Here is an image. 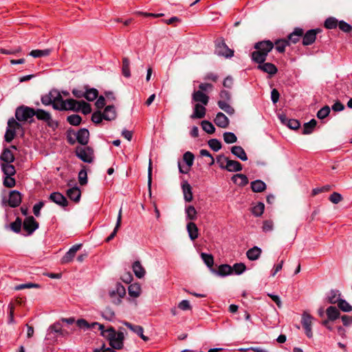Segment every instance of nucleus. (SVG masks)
Instances as JSON below:
<instances>
[{"instance_id":"nucleus-58","label":"nucleus","mask_w":352,"mask_h":352,"mask_svg":"<svg viewBox=\"0 0 352 352\" xmlns=\"http://www.w3.org/2000/svg\"><path fill=\"white\" fill-rule=\"evenodd\" d=\"M232 272L235 274L239 275L244 272L246 270V266L243 263H235L232 267Z\"/></svg>"},{"instance_id":"nucleus-4","label":"nucleus","mask_w":352,"mask_h":352,"mask_svg":"<svg viewBox=\"0 0 352 352\" xmlns=\"http://www.w3.org/2000/svg\"><path fill=\"white\" fill-rule=\"evenodd\" d=\"M18 130H23L22 125L14 118H10L8 121V126L4 135L6 142H12L14 140L16 135V133Z\"/></svg>"},{"instance_id":"nucleus-51","label":"nucleus","mask_w":352,"mask_h":352,"mask_svg":"<svg viewBox=\"0 0 352 352\" xmlns=\"http://www.w3.org/2000/svg\"><path fill=\"white\" fill-rule=\"evenodd\" d=\"M265 210V205L262 202H258L252 209V214L256 217H260L263 214Z\"/></svg>"},{"instance_id":"nucleus-61","label":"nucleus","mask_w":352,"mask_h":352,"mask_svg":"<svg viewBox=\"0 0 352 352\" xmlns=\"http://www.w3.org/2000/svg\"><path fill=\"white\" fill-rule=\"evenodd\" d=\"M129 294L132 297H138L140 294V287L138 285H131L129 287Z\"/></svg>"},{"instance_id":"nucleus-30","label":"nucleus","mask_w":352,"mask_h":352,"mask_svg":"<svg viewBox=\"0 0 352 352\" xmlns=\"http://www.w3.org/2000/svg\"><path fill=\"white\" fill-rule=\"evenodd\" d=\"M231 153L242 161L248 160L246 153L241 146H233L231 148Z\"/></svg>"},{"instance_id":"nucleus-27","label":"nucleus","mask_w":352,"mask_h":352,"mask_svg":"<svg viewBox=\"0 0 352 352\" xmlns=\"http://www.w3.org/2000/svg\"><path fill=\"white\" fill-rule=\"evenodd\" d=\"M104 120L111 121L116 118V111L113 105H108L105 107L104 112L102 113Z\"/></svg>"},{"instance_id":"nucleus-45","label":"nucleus","mask_w":352,"mask_h":352,"mask_svg":"<svg viewBox=\"0 0 352 352\" xmlns=\"http://www.w3.org/2000/svg\"><path fill=\"white\" fill-rule=\"evenodd\" d=\"M51 53V50H34L30 52V55L34 58H40L43 56H47Z\"/></svg>"},{"instance_id":"nucleus-11","label":"nucleus","mask_w":352,"mask_h":352,"mask_svg":"<svg viewBox=\"0 0 352 352\" xmlns=\"http://www.w3.org/2000/svg\"><path fill=\"white\" fill-rule=\"evenodd\" d=\"M81 243L73 245L62 257L60 262L62 264L69 263L73 261L76 252L82 248Z\"/></svg>"},{"instance_id":"nucleus-60","label":"nucleus","mask_w":352,"mask_h":352,"mask_svg":"<svg viewBox=\"0 0 352 352\" xmlns=\"http://www.w3.org/2000/svg\"><path fill=\"white\" fill-rule=\"evenodd\" d=\"M210 148L214 151H218L221 148V143L217 139H211L208 142Z\"/></svg>"},{"instance_id":"nucleus-28","label":"nucleus","mask_w":352,"mask_h":352,"mask_svg":"<svg viewBox=\"0 0 352 352\" xmlns=\"http://www.w3.org/2000/svg\"><path fill=\"white\" fill-rule=\"evenodd\" d=\"M45 340L47 342V344H54L57 342L58 335L56 334V332L54 331V328H53L52 324H51L48 327Z\"/></svg>"},{"instance_id":"nucleus-55","label":"nucleus","mask_w":352,"mask_h":352,"mask_svg":"<svg viewBox=\"0 0 352 352\" xmlns=\"http://www.w3.org/2000/svg\"><path fill=\"white\" fill-rule=\"evenodd\" d=\"M340 295V294L338 291L331 290L328 296L329 302L331 304H336L337 302L338 303L339 300H340L339 298Z\"/></svg>"},{"instance_id":"nucleus-31","label":"nucleus","mask_w":352,"mask_h":352,"mask_svg":"<svg viewBox=\"0 0 352 352\" xmlns=\"http://www.w3.org/2000/svg\"><path fill=\"white\" fill-rule=\"evenodd\" d=\"M132 269L137 278H142L145 276V269L139 261H136L133 263Z\"/></svg>"},{"instance_id":"nucleus-3","label":"nucleus","mask_w":352,"mask_h":352,"mask_svg":"<svg viewBox=\"0 0 352 352\" xmlns=\"http://www.w3.org/2000/svg\"><path fill=\"white\" fill-rule=\"evenodd\" d=\"M214 54L219 56L230 58L234 56V50L229 48L223 38H219L214 41Z\"/></svg>"},{"instance_id":"nucleus-49","label":"nucleus","mask_w":352,"mask_h":352,"mask_svg":"<svg viewBox=\"0 0 352 352\" xmlns=\"http://www.w3.org/2000/svg\"><path fill=\"white\" fill-rule=\"evenodd\" d=\"M201 257L204 261V263L212 271V266L214 264V258L212 254L201 253Z\"/></svg>"},{"instance_id":"nucleus-48","label":"nucleus","mask_w":352,"mask_h":352,"mask_svg":"<svg viewBox=\"0 0 352 352\" xmlns=\"http://www.w3.org/2000/svg\"><path fill=\"white\" fill-rule=\"evenodd\" d=\"M129 65H130V62H129V58L126 57H124L122 58V74L126 78H129L131 76Z\"/></svg>"},{"instance_id":"nucleus-24","label":"nucleus","mask_w":352,"mask_h":352,"mask_svg":"<svg viewBox=\"0 0 352 352\" xmlns=\"http://www.w3.org/2000/svg\"><path fill=\"white\" fill-rule=\"evenodd\" d=\"M243 168V166L240 162L236 160L228 159L225 166V170L229 172H239Z\"/></svg>"},{"instance_id":"nucleus-20","label":"nucleus","mask_w":352,"mask_h":352,"mask_svg":"<svg viewBox=\"0 0 352 352\" xmlns=\"http://www.w3.org/2000/svg\"><path fill=\"white\" fill-rule=\"evenodd\" d=\"M194 159H195V156L194 155L190 152V151H187L186 152L184 155H183V160L184 161L186 162V164H187V166H188V168L186 170H184L182 167H181V165H180V163L179 162L178 163V166H179V172L181 173H184V174H186L188 173V170H189V168L192 166L193 164V162H194Z\"/></svg>"},{"instance_id":"nucleus-64","label":"nucleus","mask_w":352,"mask_h":352,"mask_svg":"<svg viewBox=\"0 0 352 352\" xmlns=\"http://www.w3.org/2000/svg\"><path fill=\"white\" fill-rule=\"evenodd\" d=\"M103 119V114L100 111H95L91 116V120L96 124H100Z\"/></svg>"},{"instance_id":"nucleus-26","label":"nucleus","mask_w":352,"mask_h":352,"mask_svg":"<svg viewBox=\"0 0 352 352\" xmlns=\"http://www.w3.org/2000/svg\"><path fill=\"white\" fill-rule=\"evenodd\" d=\"M214 123L221 128H227L229 125L228 117L221 112H219L214 118Z\"/></svg>"},{"instance_id":"nucleus-57","label":"nucleus","mask_w":352,"mask_h":352,"mask_svg":"<svg viewBox=\"0 0 352 352\" xmlns=\"http://www.w3.org/2000/svg\"><path fill=\"white\" fill-rule=\"evenodd\" d=\"M21 219L19 217H17L14 222L10 223V228L13 232L19 233L21 231Z\"/></svg>"},{"instance_id":"nucleus-47","label":"nucleus","mask_w":352,"mask_h":352,"mask_svg":"<svg viewBox=\"0 0 352 352\" xmlns=\"http://www.w3.org/2000/svg\"><path fill=\"white\" fill-rule=\"evenodd\" d=\"M186 219L195 221L197 219V210L193 206H188L186 208Z\"/></svg>"},{"instance_id":"nucleus-35","label":"nucleus","mask_w":352,"mask_h":352,"mask_svg":"<svg viewBox=\"0 0 352 352\" xmlns=\"http://www.w3.org/2000/svg\"><path fill=\"white\" fill-rule=\"evenodd\" d=\"M116 294H118L117 299L113 300L114 304L118 305L121 302V298H123L126 294V290L124 287L120 284L117 283L115 287Z\"/></svg>"},{"instance_id":"nucleus-41","label":"nucleus","mask_w":352,"mask_h":352,"mask_svg":"<svg viewBox=\"0 0 352 352\" xmlns=\"http://www.w3.org/2000/svg\"><path fill=\"white\" fill-rule=\"evenodd\" d=\"M317 124V121L315 119H311L309 122H306L303 125L302 134L307 135L313 132Z\"/></svg>"},{"instance_id":"nucleus-1","label":"nucleus","mask_w":352,"mask_h":352,"mask_svg":"<svg viewBox=\"0 0 352 352\" xmlns=\"http://www.w3.org/2000/svg\"><path fill=\"white\" fill-rule=\"evenodd\" d=\"M274 47V43L270 40L262 41L254 44L256 51L252 52L251 58L256 63H263L266 60L267 54Z\"/></svg>"},{"instance_id":"nucleus-32","label":"nucleus","mask_w":352,"mask_h":352,"mask_svg":"<svg viewBox=\"0 0 352 352\" xmlns=\"http://www.w3.org/2000/svg\"><path fill=\"white\" fill-rule=\"evenodd\" d=\"M67 195L71 200L78 202L80 199L81 192L78 187L74 186L67 190Z\"/></svg>"},{"instance_id":"nucleus-33","label":"nucleus","mask_w":352,"mask_h":352,"mask_svg":"<svg viewBox=\"0 0 352 352\" xmlns=\"http://www.w3.org/2000/svg\"><path fill=\"white\" fill-rule=\"evenodd\" d=\"M261 252L262 250L260 248L254 246L247 251L246 255L249 260L256 261L260 257Z\"/></svg>"},{"instance_id":"nucleus-12","label":"nucleus","mask_w":352,"mask_h":352,"mask_svg":"<svg viewBox=\"0 0 352 352\" xmlns=\"http://www.w3.org/2000/svg\"><path fill=\"white\" fill-rule=\"evenodd\" d=\"M312 319L313 318L306 312L303 313L302 315L301 323L305 329L307 336L309 338L313 336L311 329Z\"/></svg>"},{"instance_id":"nucleus-62","label":"nucleus","mask_w":352,"mask_h":352,"mask_svg":"<svg viewBox=\"0 0 352 352\" xmlns=\"http://www.w3.org/2000/svg\"><path fill=\"white\" fill-rule=\"evenodd\" d=\"M338 307L343 311L350 312L352 310V306L345 300L340 299L338 303Z\"/></svg>"},{"instance_id":"nucleus-46","label":"nucleus","mask_w":352,"mask_h":352,"mask_svg":"<svg viewBox=\"0 0 352 352\" xmlns=\"http://www.w3.org/2000/svg\"><path fill=\"white\" fill-rule=\"evenodd\" d=\"M327 315L330 320H334L339 317L340 311L336 307L330 306L327 309Z\"/></svg>"},{"instance_id":"nucleus-63","label":"nucleus","mask_w":352,"mask_h":352,"mask_svg":"<svg viewBox=\"0 0 352 352\" xmlns=\"http://www.w3.org/2000/svg\"><path fill=\"white\" fill-rule=\"evenodd\" d=\"M330 113V108L329 106H324L321 108L317 113V117L319 119H324L329 116Z\"/></svg>"},{"instance_id":"nucleus-40","label":"nucleus","mask_w":352,"mask_h":352,"mask_svg":"<svg viewBox=\"0 0 352 352\" xmlns=\"http://www.w3.org/2000/svg\"><path fill=\"white\" fill-rule=\"evenodd\" d=\"M230 102L218 101L219 107L228 115H233L235 112L234 109L229 104Z\"/></svg>"},{"instance_id":"nucleus-44","label":"nucleus","mask_w":352,"mask_h":352,"mask_svg":"<svg viewBox=\"0 0 352 352\" xmlns=\"http://www.w3.org/2000/svg\"><path fill=\"white\" fill-rule=\"evenodd\" d=\"M1 168L6 176H12L16 173L14 166L10 164V163H3Z\"/></svg>"},{"instance_id":"nucleus-50","label":"nucleus","mask_w":352,"mask_h":352,"mask_svg":"<svg viewBox=\"0 0 352 352\" xmlns=\"http://www.w3.org/2000/svg\"><path fill=\"white\" fill-rule=\"evenodd\" d=\"M201 127L204 131L208 134H212L215 131L214 125L208 120H203L201 122Z\"/></svg>"},{"instance_id":"nucleus-7","label":"nucleus","mask_w":352,"mask_h":352,"mask_svg":"<svg viewBox=\"0 0 352 352\" xmlns=\"http://www.w3.org/2000/svg\"><path fill=\"white\" fill-rule=\"evenodd\" d=\"M34 115V109L25 105L19 106L15 111V118L19 122H27Z\"/></svg>"},{"instance_id":"nucleus-53","label":"nucleus","mask_w":352,"mask_h":352,"mask_svg":"<svg viewBox=\"0 0 352 352\" xmlns=\"http://www.w3.org/2000/svg\"><path fill=\"white\" fill-rule=\"evenodd\" d=\"M54 331L56 333V334L58 336H65L66 335H68V332L63 330L62 325L60 322V321L56 322L54 324H52Z\"/></svg>"},{"instance_id":"nucleus-59","label":"nucleus","mask_w":352,"mask_h":352,"mask_svg":"<svg viewBox=\"0 0 352 352\" xmlns=\"http://www.w3.org/2000/svg\"><path fill=\"white\" fill-rule=\"evenodd\" d=\"M79 106V111H81V112L83 114L87 115L91 112V105L89 103L85 102L84 100L80 101Z\"/></svg>"},{"instance_id":"nucleus-39","label":"nucleus","mask_w":352,"mask_h":352,"mask_svg":"<svg viewBox=\"0 0 352 352\" xmlns=\"http://www.w3.org/2000/svg\"><path fill=\"white\" fill-rule=\"evenodd\" d=\"M0 160L6 163H12L14 161V157L12 152L8 148H5L1 156Z\"/></svg>"},{"instance_id":"nucleus-38","label":"nucleus","mask_w":352,"mask_h":352,"mask_svg":"<svg viewBox=\"0 0 352 352\" xmlns=\"http://www.w3.org/2000/svg\"><path fill=\"white\" fill-rule=\"evenodd\" d=\"M251 188L253 192H261L266 189V184L263 181L257 179L251 182Z\"/></svg>"},{"instance_id":"nucleus-6","label":"nucleus","mask_w":352,"mask_h":352,"mask_svg":"<svg viewBox=\"0 0 352 352\" xmlns=\"http://www.w3.org/2000/svg\"><path fill=\"white\" fill-rule=\"evenodd\" d=\"M34 116L38 120L46 122L47 125L53 130L58 128V122L52 119L51 114L48 111L44 109H34Z\"/></svg>"},{"instance_id":"nucleus-19","label":"nucleus","mask_w":352,"mask_h":352,"mask_svg":"<svg viewBox=\"0 0 352 352\" xmlns=\"http://www.w3.org/2000/svg\"><path fill=\"white\" fill-rule=\"evenodd\" d=\"M192 100L197 103L200 102L201 104L207 105L209 102V97L201 91H195L192 95Z\"/></svg>"},{"instance_id":"nucleus-9","label":"nucleus","mask_w":352,"mask_h":352,"mask_svg":"<svg viewBox=\"0 0 352 352\" xmlns=\"http://www.w3.org/2000/svg\"><path fill=\"white\" fill-rule=\"evenodd\" d=\"M76 155L82 162L91 163L94 158V151L89 146H77L76 148Z\"/></svg>"},{"instance_id":"nucleus-36","label":"nucleus","mask_w":352,"mask_h":352,"mask_svg":"<svg viewBox=\"0 0 352 352\" xmlns=\"http://www.w3.org/2000/svg\"><path fill=\"white\" fill-rule=\"evenodd\" d=\"M232 181L240 186H244L248 184V179L246 175L243 174H236L232 177Z\"/></svg>"},{"instance_id":"nucleus-54","label":"nucleus","mask_w":352,"mask_h":352,"mask_svg":"<svg viewBox=\"0 0 352 352\" xmlns=\"http://www.w3.org/2000/svg\"><path fill=\"white\" fill-rule=\"evenodd\" d=\"M67 121L73 126H78L81 121L82 118L79 115L77 114H73L71 116H67Z\"/></svg>"},{"instance_id":"nucleus-10","label":"nucleus","mask_w":352,"mask_h":352,"mask_svg":"<svg viewBox=\"0 0 352 352\" xmlns=\"http://www.w3.org/2000/svg\"><path fill=\"white\" fill-rule=\"evenodd\" d=\"M23 228L27 235H31L38 228V223L32 216L26 217L23 223Z\"/></svg>"},{"instance_id":"nucleus-42","label":"nucleus","mask_w":352,"mask_h":352,"mask_svg":"<svg viewBox=\"0 0 352 352\" xmlns=\"http://www.w3.org/2000/svg\"><path fill=\"white\" fill-rule=\"evenodd\" d=\"M280 120L283 123L286 124L287 126L291 129L297 130L298 129H299V127L300 126L299 121L296 119L287 120V118H283L281 116Z\"/></svg>"},{"instance_id":"nucleus-43","label":"nucleus","mask_w":352,"mask_h":352,"mask_svg":"<svg viewBox=\"0 0 352 352\" xmlns=\"http://www.w3.org/2000/svg\"><path fill=\"white\" fill-rule=\"evenodd\" d=\"M274 44L277 52L283 53L285 51V47L289 45V43L286 39H280L276 40Z\"/></svg>"},{"instance_id":"nucleus-21","label":"nucleus","mask_w":352,"mask_h":352,"mask_svg":"<svg viewBox=\"0 0 352 352\" xmlns=\"http://www.w3.org/2000/svg\"><path fill=\"white\" fill-rule=\"evenodd\" d=\"M212 272L219 276H226L232 273V268L230 265L222 264L218 267V270L212 269Z\"/></svg>"},{"instance_id":"nucleus-29","label":"nucleus","mask_w":352,"mask_h":352,"mask_svg":"<svg viewBox=\"0 0 352 352\" xmlns=\"http://www.w3.org/2000/svg\"><path fill=\"white\" fill-rule=\"evenodd\" d=\"M186 229L189 235L190 239L192 241L195 240L199 236V230L197 225L193 222L188 223Z\"/></svg>"},{"instance_id":"nucleus-22","label":"nucleus","mask_w":352,"mask_h":352,"mask_svg":"<svg viewBox=\"0 0 352 352\" xmlns=\"http://www.w3.org/2000/svg\"><path fill=\"white\" fill-rule=\"evenodd\" d=\"M206 105L200 104L197 103L194 107V111L192 114L190 116L192 119H201L205 117L206 109Z\"/></svg>"},{"instance_id":"nucleus-25","label":"nucleus","mask_w":352,"mask_h":352,"mask_svg":"<svg viewBox=\"0 0 352 352\" xmlns=\"http://www.w3.org/2000/svg\"><path fill=\"white\" fill-rule=\"evenodd\" d=\"M182 188L184 193V200L187 202L191 201L193 199L191 186L187 181H185L182 183Z\"/></svg>"},{"instance_id":"nucleus-15","label":"nucleus","mask_w":352,"mask_h":352,"mask_svg":"<svg viewBox=\"0 0 352 352\" xmlns=\"http://www.w3.org/2000/svg\"><path fill=\"white\" fill-rule=\"evenodd\" d=\"M258 64L257 69L268 74L270 76L275 75L278 72L276 66L273 63L263 62Z\"/></svg>"},{"instance_id":"nucleus-14","label":"nucleus","mask_w":352,"mask_h":352,"mask_svg":"<svg viewBox=\"0 0 352 352\" xmlns=\"http://www.w3.org/2000/svg\"><path fill=\"white\" fill-rule=\"evenodd\" d=\"M49 199L62 207H66L68 205V201L66 197L58 192L51 193L49 197Z\"/></svg>"},{"instance_id":"nucleus-8","label":"nucleus","mask_w":352,"mask_h":352,"mask_svg":"<svg viewBox=\"0 0 352 352\" xmlns=\"http://www.w3.org/2000/svg\"><path fill=\"white\" fill-rule=\"evenodd\" d=\"M80 101L74 99L63 100L61 98L60 104H54V109L58 111H79Z\"/></svg>"},{"instance_id":"nucleus-16","label":"nucleus","mask_w":352,"mask_h":352,"mask_svg":"<svg viewBox=\"0 0 352 352\" xmlns=\"http://www.w3.org/2000/svg\"><path fill=\"white\" fill-rule=\"evenodd\" d=\"M21 202V195L17 190H12L9 195L8 201V205L12 208H16L20 205Z\"/></svg>"},{"instance_id":"nucleus-17","label":"nucleus","mask_w":352,"mask_h":352,"mask_svg":"<svg viewBox=\"0 0 352 352\" xmlns=\"http://www.w3.org/2000/svg\"><path fill=\"white\" fill-rule=\"evenodd\" d=\"M126 327H128L131 331L137 333L144 341H148L149 339L147 336L144 335V329L140 325H134L129 322H122Z\"/></svg>"},{"instance_id":"nucleus-34","label":"nucleus","mask_w":352,"mask_h":352,"mask_svg":"<svg viewBox=\"0 0 352 352\" xmlns=\"http://www.w3.org/2000/svg\"><path fill=\"white\" fill-rule=\"evenodd\" d=\"M85 98L88 101H94L98 96V91L95 88H89L88 86H85Z\"/></svg>"},{"instance_id":"nucleus-5","label":"nucleus","mask_w":352,"mask_h":352,"mask_svg":"<svg viewBox=\"0 0 352 352\" xmlns=\"http://www.w3.org/2000/svg\"><path fill=\"white\" fill-rule=\"evenodd\" d=\"M62 98L61 94L57 89H53L49 93L41 96V100L43 105L49 106L52 105L54 108V104H60Z\"/></svg>"},{"instance_id":"nucleus-18","label":"nucleus","mask_w":352,"mask_h":352,"mask_svg":"<svg viewBox=\"0 0 352 352\" xmlns=\"http://www.w3.org/2000/svg\"><path fill=\"white\" fill-rule=\"evenodd\" d=\"M77 142L81 145H87L89 142V132L87 129H80L76 134Z\"/></svg>"},{"instance_id":"nucleus-37","label":"nucleus","mask_w":352,"mask_h":352,"mask_svg":"<svg viewBox=\"0 0 352 352\" xmlns=\"http://www.w3.org/2000/svg\"><path fill=\"white\" fill-rule=\"evenodd\" d=\"M121 222H122V208L120 209L119 212H118V218H117V221H116V226L113 230V232H111V234L106 239V241L107 242H109L110 241H111L114 237L116 235L120 226H121Z\"/></svg>"},{"instance_id":"nucleus-56","label":"nucleus","mask_w":352,"mask_h":352,"mask_svg":"<svg viewBox=\"0 0 352 352\" xmlns=\"http://www.w3.org/2000/svg\"><path fill=\"white\" fill-rule=\"evenodd\" d=\"M223 140L227 144H232L237 141V138L232 132H225L223 135Z\"/></svg>"},{"instance_id":"nucleus-23","label":"nucleus","mask_w":352,"mask_h":352,"mask_svg":"<svg viewBox=\"0 0 352 352\" xmlns=\"http://www.w3.org/2000/svg\"><path fill=\"white\" fill-rule=\"evenodd\" d=\"M303 34H304L303 29H302L300 28H296L294 30V31L288 35L287 41H289V43L291 42V43L295 44V43H298L300 41V39L302 37Z\"/></svg>"},{"instance_id":"nucleus-13","label":"nucleus","mask_w":352,"mask_h":352,"mask_svg":"<svg viewBox=\"0 0 352 352\" xmlns=\"http://www.w3.org/2000/svg\"><path fill=\"white\" fill-rule=\"evenodd\" d=\"M320 29H311L308 30L302 36V45L305 46L310 45L313 44L316 39L318 33L320 32Z\"/></svg>"},{"instance_id":"nucleus-2","label":"nucleus","mask_w":352,"mask_h":352,"mask_svg":"<svg viewBox=\"0 0 352 352\" xmlns=\"http://www.w3.org/2000/svg\"><path fill=\"white\" fill-rule=\"evenodd\" d=\"M101 336L105 338L109 342V345L114 349H121L124 346V333L122 331L116 332L113 327H109L100 333Z\"/></svg>"},{"instance_id":"nucleus-52","label":"nucleus","mask_w":352,"mask_h":352,"mask_svg":"<svg viewBox=\"0 0 352 352\" xmlns=\"http://www.w3.org/2000/svg\"><path fill=\"white\" fill-rule=\"evenodd\" d=\"M338 21L334 17H329L324 21V27L327 29H334L338 25Z\"/></svg>"}]
</instances>
